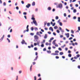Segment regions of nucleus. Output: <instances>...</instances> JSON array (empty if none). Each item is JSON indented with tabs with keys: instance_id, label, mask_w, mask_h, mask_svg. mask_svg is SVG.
Masks as SVG:
<instances>
[{
	"instance_id": "obj_34",
	"label": "nucleus",
	"mask_w": 80,
	"mask_h": 80,
	"mask_svg": "<svg viewBox=\"0 0 80 80\" xmlns=\"http://www.w3.org/2000/svg\"><path fill=\"white\" fill-rule=\"evenodd\" d=\"M34 50H35V51L37 50H38L37 48V47L34 48Z\"/></svg>"
},
{
	"instance_id": "obj_7",
	"label": "nucleus",
	"mask_w": 80,
	"mask_h": 80,
	"mask_svg": "<svg viewBox=\"0 0 80 80\" xmlns=\"http://www.w3.org/2000/svg\"><path fill=\"white\" fill-rule=\"evenodd\" d=\"M4 37H5V35H3L2 36V37L0 39V40L1 42H2L3 40V38H4Z\"/></svg>"
},
{
	"instance_id": "obj_23",
	"label": "nucleus",
	"mask_w": 80,
	"mask_h": 80,
	"mask_svg": "<svg viewBox=\"0 0 80 80\" xmlns=\"http://www.w3.org/2000/svg\"><path fill=\"white\" fill-rule=\"evenodd\" d=\"M78 22H80V17H78Z\"/></svg>"
},
{
	"instance_id": "obj_64",
	"label": "nucleus",
	"mask_w": 80,
	"mask_h": 80,
	"mask_svg": "<svg viewBox=\"0 0 80 80\" xmlns=\"http://www.w3.org/2000/svg\"><path fill=\"white\" fill-rule=\"evenodd\" d=\"M48 50H51V47H49L48 48Z\"/></svg>"
},
{
	"instance_id": "obj_54",
	"label": "nucleus",
	"mask_w": 80,
	"mask_h": 80,
	"mask_svg": "<svg viewBox=\"0 0 80 80\" xmlns=\"http://www.w3.org/2000/svg\"><path fill=\"white\" fill-rule=\"evenodd\" d=\"M46 50H47V49H46V48H44L43 49V51H46Z\"/></svg>"
},
{
	"instance_id": "obj_40",
	"label": "nucleus",
	"mask_w": 80,
	"mask_h": 80,
	"mask_svg": "<svg viewBox=\"0 0 80 80\" xmlns=\"http://www.w3.org/2000/svg\"><path fill=\"white\" fill-rule=\"evenodd\" d=\"M7 40L8 41V42L10 43V39H9L8 38H7Z\"/></svg>"
},
{
	"instance_id": "obj_1",
	"label": "nucleus",
	"mask_w": 80,
	"mask_h": 80,
	"mask_svg": "<svg viewBox=\"0 0 80 80\" xmlns=\"http://www.w3.org/2000/svg\"><path fill=\"white\" fill-rule=\"evenodd\" d=\"M31 19L33 20V22L34 24H35V25L36 26H37L38 25V24L37 23V22L36 20H35V18H32Z\"/></svg>"
},
{
	"instance_id": "obj_27",
	"label": "nucleus",
	"mask_w": 80,
	"mask_h": 80,
	"mask_svg": "<svg viewBox=\"0 0 80 80\" xmlns=\"http://www.w3.org/2000/svg\"><path fill=\"white\" fill-rule=\"evenodd\" d=\"M45 39H44V40H43V42H42L41 43L42 44H43V43H45Z\"/></svg>"
},
{
	"instance_id": "obj_25",
	"label": "nucleus",
	"mask_w": 80,
	"mask_h": 80,
	"mask_svg": "<svg viewBox=\"0 0 80 80\" xmlns=\"http://www.w3.org/2000/svg\"><path fill=\"white\" fill-rule=\"evenodd\" d=\"M73 19L74 20H75L76 19H77V17L76 16H74L73 17Z\"/></svg>"
},
{
	"instance_id": "obj_29",
	"label": "nucleus",
	"mask_w": 80,
	"mask_h": 80,
	"mask_svg": "<svg viewBox=\"0 0 80 80\" xmlns=\"http://www.w3.org/2000/svg\"><path fill=\"white\" fill-rule=\"evenodd\" d=\"M68 57H72V54H68Z\"/></svg>"
},
{
	"instance_id": "obj_47",
	"label": "nucleus",
	"mask_w": 80,
	"mask_h": 80,
	"mask_svg": "<svg viewBox=\"0 0 80 80\" xmlns=\"http://www.w3.org/2000/svg\"><path fill=\"white\" fill-rule=\"evenodd\" d=\"M53 39H54V38L53 37H52L50 38V40H53Z\"/></svg>"
},
{
	"instance_id": "obj_51",
	"label": "nucleus",
	"mask_w": 80,
	"mask_h": 80,
	"mask_svg": "<svg viewBox=\"0 0 80 80\" xmlns=\"http://www.w3.org/2000/svg\"><path fill=\"white\" fill-rule=\"evenodd\" d=\"M34 80H37V77L36 76L34 77Z\"/></svg>"
},
{
	"instance_id": "obj_28",
	"label": "nucleus",
	"mask_w": 80,
	"mask_h": 80,
	"mask_svg": "<svg viewBox=\"0 0 80 80\" xmlns=\"http://www.w3.org/2000/svg\"><path fill=\"white\" fill-rule=\"evenodd\" d=\"M39 41H38L37 39L34 40V41L35 42H37V43H38V42Z\"/></svg>"
},
{
	"instance_id": "obj_22",
	"label": "nucleus",
	"mask_w": 80,
	"mask_h": 80,
	"mask_svg": "<svg viewBox=\"0 0 80 80\" xmlns=\"http://www.w3.org/2000/svg\"><path fill=\"white\" fill-rule=\"evenodd\" d=\"M59 55H63V52H61L59 53Z\"/></svg>"
},
{
	"instance_id": "obj_11",
	"label": "nucleus",
	"mask_w": 80,
	"mask_h": 80,
	"mask_svg": "<svg viewBox=\"0 0 80 80\" xmlns=\"http://www.w3.org/2000/svg\"><path fill=\"white\" fill-rule=\"evenodd\" d=\"M52 55H58V54H55L54 53H53L51 54Z\"/></svg>"
},
{
	"instance_id": "obj_39",
	"label": "nucleus",
	"mask_w": 80,
	"mask_h": 80,
	"mask_svg": "<svg viewBox=\"0 0 80 80\" xmlns=\"http://www.w3.org/2000/svg\"><path fill=\"white\" fill-rule=\"evenodd\" d=\"M3 6H6V3L4 2L3 3Z\"/></svg>"
},
{
	"instance_id": "obj_24",
	"label": "nucleus",
	"mask_w": 80,
	"mask_h": 80,
	"mask_svg": "<svg viewBox=\"0 0 80 80\" xmlns=\"http://www.w3.org/2000/svg\"><path fill=\"white\" fill-rule=\"evenodd\" d=\"M47 52L48 53H51V51L50 50L47 51Z\"/></svg>"
},
{
	"instance_id": "obj_63",
	"label": "nucleus",
	"mask_w": 80,
	"mask_h": 80,
	"mask_svg": "<svg viewBox=\"0 0 80 80\" xmlns=\"http://www.w3.org/2000/svg\"><path fill=\"white\" fill-rule=\"evenodd\" d=\"M18 76H16V80H18Z\"/></svg>"
},
{
	"instance_id": "obj_5",
	"label": "nucleus",
	"mask_w": 80,
	"mask_h": 80,
	"mask_svg": "<svg viewBox=\"0 0 80 80\" xmlns=\"http://www.w3.org/2000/svg\"><path fill=\"white\" fill-rule=\"evenodd\" d=\"M30 6H31V4H30V3H28L27 5L26 6V7L28 8H29Z\"/></svg>"
},
{
	"instance_id": "obj_50",
	"label": "nucleus",
	"mask_w": 80,
	"mask_h": 80,
	"mask_svg": "<svg viewBox=\"0 0 80 80\" xmlns=\"http://www.w3.org/2000/svg\"><path fill=\"white\" fill-rule=\"evenodd\" d=\"M53 35H54V36H56V33L55 32L53 33Z\"/></svg>"
},
{
	"instance_id": "obj_44",
	"label": "nucleus",
	"mask_w": 80,
	"mask_h": 80,
	"mask_svg": "<svg viewBox=\"0 0 80 80\" xmlns=\"http://www.w3.org/2000/svg\"><path fill=\"white\" fill-rule=\"evenodd\" d=\"M16 10H18V9H19V8H18V6H17L16 7Z\"/></svg>"
},
{
	"instance_id": "obj_48",
	"label": "nucleus",
	"mask_w": 80,
	"mask_h": 80,
	"mask_svg": "<svg viewBox=\"0 0 80 80\" xmlns=\"http://www.w3.org/2000/svg\"><path fill=\"white\" fill-rule=\"evenodd\" d=\"M68 52V53H71V51L70 50H69Z\"/></svg>"
},
{
	"instance_id": "obj_35",
	"label": "nucleus",
	"mask_w": 80,
	"mask_h": 80,
	"mask_svg": "<svg viewBox=\"0 0 80 80\" xmlns=\"http://www.w3.org/2000/svg\"><path fill=\"white\" fill-rule=\"evenodd\" d=\"M34 30L35 31H37L38 30V28H35Z\"/></svg>"
},
{
	"instance_id": "obj_17",
	"label": "nucleus",
	"mask_w": 80,
	"mask_h": 80,
	"mask_svg": "<svg viewBox=\"0 0 80 80\" xmlns=\"http://www.w3.org/2000/svg\"><path fill=\"white\" fill-rule=\"evenodd\" d=\"M55 42H56V40H54L52 42L53 45H55Z\"/></svg>"
},
{
	"instance_id": "obj_21",
	"label": "nucleus",
	"mask_w": 80,
	"mask_h": 80,
	"mask_svg": "<svg viewBox=\"0 0 80 80\" xmlns=\"http://www.w3.org/2000/svg\"><path fill=\"white\" fill-rule=\"evenodd\" d=\"M55 53H56V54H58V53H59V51H55Z\"/></svg>"
},
{
	"instance_id": "obj_2",
	"label": "nucleus",
	"mask_w": 80,
	"mask_h": 80,
	"mask_svg": "<svg viewBox=\"0 0 80 80\" xmlns=\"http://www.w3.org/2000/svg\"><path fill=\"white\" fill-rule=\"evenodd\" d=\"M57 8H59L60 9H62L63 8V5L62 3H60L58 5V7L57 6Z\"/></svg>"
},
{
	"instance_id": "obj_26",
	"label": "nucleus",
	"mask_w": 80,
	"mask_h": 80,
	"mask_svg": "<svg viewBox=\"0 0 80 80\" xmlns=\"http://www.w3.org/2000/svg\"><path fill=\"white\" fill-rule=\"evenodd\" d=\"M32 65L30 67V72H32Z\"/></svg>"
},
{
	"instance_id": "obj_3",
	"label": "nucleus",
	"mask_w": 80,
	"mask_h": 80,
	"mask_svg": "<svg viewBox=\"0 0 80 80\" xmlns=\"http://www.w3.org/2000/svg\"><path fill=\"white\" fill-rule=\"evenodd\" d=\"M28 27H29V25H27V26L26 27V30H24L23 31V33H25L26 32H29V29H28Z\"/></svg>"
},
{
	"instance_id": "obj_33",
	"label": "nucleus",
	"mask_w": 80,
	"mask_h": 80,
	"mask_svg": "<svg viewBox=\"0 0 80 80\" xmlns=\"http://www.w3.org/2000/svg\"><path fill=\"white\" fill-rule=\"evenodd\" d=\"M30 35H31V36H33V35H34V34L33 33H30Z\"/></svg>"
},
{
	"instance_id": "obj_53",
	"label": "nucleus",
	"mask_w": 80,
	"mask_h": 80,
	"mask_svg": "<svg viewBox=\"0 0 80 80\" xmlns=\"http://www.w3.org/2000/svg\"><path fill=\"white\" fill-rule=\"evenodd\" d=\"M7 37H8V38H10V34L8 35Z\"/></svg>"
},
{
	"instance_id": "obj_14",
	"label": "nucleus",
	"mask_w": 80,
	"mask_h": 80,
	"mask_svg": "<svg viewBox=\"0 0 80 80\" xmlns=\"http://www.w3.org/2000/svg\"><path fill=\"white\" fill-rule=\"evenodd\" d=\"M25 42V40H24L22 39V41L21 42V43H22V44H24Z\"/></svg>"
},
{
	"instance_id": "obj_55",
	"label": "nucleus",
	"mask_w": 80,
	"mask_h": 80,
	"mask_svg": "<svg viewBox=\"0 0 80 80\" xmlns=\"http://www.w3.org/2000/svg\"><path fill=\"white\" fill-rule=\"evenodd\" d=\"M47 22L45 21L44 22V25H47Z\"/></svg>"
},
{
	"instance_id": "obj_8",
	"label": "nucleus",
	"mask_w": 80,
	"mask_h": 80,
	"mask_svg": "<svg viewBox=\"0 0 80 80\" xmlns=\"http://www.w3.org/2000/svg\"><path fill=\"white\" fill-rule=\"evenodd\" d=\"M65 35L66 36L67 38H69V36H70V34H69V33H66L65 34Z\"/></svg>"
},
{
	"instance_id": "obj_16",
	"label": "nucleus",
	"mask_w": 80,
	"mask_h": 80,
	"mask_svg": "<svg viewBox=\"0 0 80 80\" xmlns=\"http://www.w3.org/2000/svg\"><path fill=\"white\" fill-rule=\"evenodd\" d=\"M48 10H49V11H50V10H52V8H51V7H48Z\"/></svg>"
},
{
	"instance_id": "obj_52",
	"label": "nucleus",
	"mask_w": 80,
	"mask_h": 80,
	"mask_svg": "<svg viewBox=\"0 0 80 80\" xmlns=\"http://www.w3.org/2000/svg\"><path fill=\"white\" fill-rule=\"evenodd\" d=\"M64 17H67V14H66V13H64Z\"/></svg>"
},
{
	"instance_id": "obj_9",
	"label": "nucleus",
	"mask_w": 80,
	"mask_h": 80,
	"mask_svg": "<svg viewBox=\"0 0 80 80\" xmlns=\"http://www.w3.org/2000/svg\"><path fill=\"white\" fill-rule=\"evenodd\" d=\"M51 25H52V27H54V26H55V25L56 23H55V22H54L53 24V22H52L51 21Z\"/></svg>"
},
{
	"instance_id": "obj_46",
	"label": "nucleus",
	"mask_w": 80,
	"mask_h": 80,
	"mask_svg": "<svg viewBox=\"0 0 80 80\" xmlns=\"http://www.w3.org/2000/svg\"><path fill=\"white\" fill-rule=\"evenodd\" d=\"M72 39H73V38L71 37L70 38H69V40H71Z\"/></svg>"
},
{
	"instance_id": "obj_37",
	"label": "nucleus",
	"mask_w": 80,
	"mask_h": 80,
	"mask_svg": "<svg viewBox=\"0 0 80 80\" xmlns=\"http://www.w3.org/2000/svg\"><path fill=\"white\" fill-rule=\"evenodd\" d=\"M27 12H23V14H24V15H27Z\"/></svg>"
},
{
	"instance_id": "obj_42",
	"label": "nucleus",
	"mask_w": 80,
	"mask_h": 80,
	"mask_svg": "<svg viewBox=\"0 0 80 80\" xmlns=\"http://www.w3.org/2000/svg\"><path fill=\"white\" fill-rule=\"evenodd\" d=\"M55 19L56 20H58V17L57 16H56Z\"/></svg>"
},
{
	"instance_id": "obj_6",
	"label": "nucleus",
	"mask_w": 80,
	"mask_h": 80,
	"mask_svg": "<svg viewBox=\"0 0 80 80\" xmlns=\"http://www.w3.org/2000/svg\"><path fill=\"white\" fill-rule=\"evenodd\" d=\"M34 38L35 40H38V37L37 35L34 36Z\"/></svg>"
},
{
	"instance_id": "obj_18",
	"label": "nucleus",
	"mask_w": 80,
	"mask_h": 80,
	"mask_svg": "<svg viewBox=\"0 0 80 80\" xmlns=\"http://www.w3.org/2000/svg\"><path fill=\"white\" fill-rule=\"evenodd\" d=\"M73 12L74 13H76L77 12V9H74L73 10Z\"/></svg>"
},
{
	"instance_id": "obj_49",
	"label": "nucleus",
	"mask_w": 80,
	"mask_h": 80,
	"mask_svg": "<svg viewBox=\"0 0 80 80\" xmlns=\"http://www.w3.org/2000/svg\"><path fill=\"white\" fill-rule=\"evenodd\" d=\"M58 50H60V51H62V48H59Z\"/></svg>"
},
{
	"instance_id": "obj_15",
	"label": "nucleus",
	"mask_w": 80,
	"mask_h": 80,
	"mask_svg": "<svg viewBox=\"0 0 80 80\" xmlns=\"http://www.w3.org/2000/svg\"><path fill=\"white\" fill-rule=\"evenodd\" d=\"M35 2H33L32 3V6H35Z\"/></svg>"
},
{
	"instance_id": "obj_60",
	"label": "nucleus",
	"mask_w": 80,
	"mask_h": 80,
	"mask_svg": "<svg viewBox=\"0 0 80 80\" xmlns=\"http://www.w3.org/2000/svg\"><path fill=\"white\" fill-rule=\"evenodd\" d=\"M52 12H55V8H53L52 10Z\"/></svg>"
},
{
	"instance_id": "obj_41",
	"label": "nucleus",
	"mask_w": 80,
	"mask_h": 80,
	"mask_svg": "<svg viewBox=\"0 0 80 80\" xmlns=\"http://www.w3.org/2000/svg\"><path fill=\"white\" fill-rule=\"evenodd\" d=\"M61 32L62 33H64V30H63V29L61 30Z\"/></svg>"
},
{
	"instance_id": "obj_19",
	"label": "nucleus",
	"mask_w": 80,
	"mask_h": 80,
	"mask_svg": "<svg viewBox=\"0 0 80 80\" xmlns=\"http://www.w3.org/2000/svg\"><path fill=\"white\" fill-rule=\"evenodd\" d=\"M59 23V25H60V26H62V25H63V24L61 22H59V23Z\"/></svg>"
},
{
	"instance_id": "obj_43",
	"label": "nucleus",
	"mask_w": 80,
	"mask_h": 80,
	"mask_svg": "<svg viewBox=\"0 0 80 80\" xmlns=\"http://www.w3.org/2000/svg\"><path fill=\"white\" fill-rule=\"evenodd\" d=\"M77 58H78L80 57V54H78L76 55Z\"/></svg>"
},
{
	"instance_id": "obj_61",
	"label": "nucleus",
	"mask_w": 80,
	"mask_h": 80,
	"mask_svg": "<svg viewBox=\"0 0 80 80\" xmlns=\"http://www.w3.org/2000/svg\"><path fill=\"white\" fill-rule=\"evenodd\" d=\"M35 63H35V62H32V64L33 65H35Z\"/></svg>"
},
{
	"instance_id": "obj_59",
	"label": "nucleus",
	"mask_w": 80,
	"mask_h": 80,
	"mask_svg": "<svg viewBox=\"0 0 80 80\" xmlns=\"http://www.w3.org/2000/svg\"><path fill=\"white\" fill-rule=\"evenodd\" d=\"M21 3L22 4H24V2H23V1H22Z\"/></svg>"
},
{
	"instance_id": "obj_10",
	"label": "nucleus",
	"mask_w": 80,
	"mask_h": 80,
	"mask_svg": "<svg viewBox=\"0 0 80 80\" xmlns=\"http://www.w3.org/2000/svg\"><path fill=\"white\" fill-rule=\"evenodd\" d=\"M49 30H51L52 32H53V29L52 27H50L49 28Z\"/></svg>"
},
{
	"instance_id": "obj_57",
	"label": "nucleus",
	"mask_w": 80,
	"mask_h": 80,
	"mask_svg": "<svg viewBox=\"0 0 80 80\" xmlns=\"http://www.w3.org/2000/svg\"><path fill=\"white\" fill-rule=\"evenodd\" d=\"M48 34H51V32H50V31L48 32Z\"/></svg>"
},
{
	"instance_id": "obj_30",
	"label": "nucleus",
	"mask_w": 80,
	"mask_h": 80,
	"mask_svg": "<svg viewBox=\"0 0 80 80\" xmlns=\"http://www.w3.org/2000/svg\"><path fill=\"white\" fill-rule=\"evenodd\" d=\"M54 28L55 29H57L58 28V27L57 26H55L54 27Z\"/></svg>"
},
{
	"instance_id": "obj_32",
	"label": "nucleus",
	"mask_w": 80,
	"mask_h": 80,
	"mask_svg": "<svg viewBox=\"0 0 80 80\" xmlns=\"http://www.w3.org/2000/svg\"><path fill=\"white\" fill-rule=\"evenodd\" d=\"M31 31H33V30H34V28L33 27H32L31 28Z\"/></svg>"
},
{
	"instance_id": "obj_12",
	"label": "nucleus",
	"mask_w": 80,
	"mask_h": 80,
	"mask_svg": "<svg viewBox=\"0 0 80 80\" xmlns=\"http://www.w3.org/2000/svg\"><path fill=\"white\" fill-rule=\"evenodd\" d=\"M38 56H37L36 57L35 59H34L33 61H36V60H37V59L38 58Z\"/></svg>"
},
{
	"instance_id": "obj_58",
	"label": "nucleus",
	"mask_w": 80,
	"mask_h": 80,
	"mask_svg": "<svg viewBox=\"0 0 80 80\" xmlns=\"http://www.w3.org/2000/svg\"><path fill=\"white\" fill-rule=\"evenodd\" d=\"M66 46V45H65V44H64L63 46H62V48H63L65 47Z\"/></svg>"
},
{
	"instance_id": "obj_13",
	"label": "nucleus",
	"mask_w": 80,
	"mask_h": 80,
	"mask_svg": "<svg viewBox=\"0 0 80 80\" xmlns=\"http://www.w3.org/2000/svg\"><path fill=\"white\" fill-rule=\"evenodd\" d=\"M44 38L45 39H46L47 38V34H45V35Z\"/></svg>"
},
{
	"instance_id": "obj_56",
	"label": "nucleus",
	"mask_w": 80,
	"mask_h": 80,
	"mask_svg": "<svg viewBox=\"0 0 80 80\" xmlns=\"http://www.w3.org/2000/svg\"><path fill=\"white\" fill-rule=\"evenodd\" d=\"M59 30H60L61 31L62 30V28H61V27H60Z\"/></svg>"
},
{
	"instance_id": "obj_45",
	"label": "nucleus",
	"mask_w": 80,
	"mask_h": 80,
	"mask_svg": "<svg viewBox=\"0 0 80 80\" xmlns=\"http://www.w3.org/2000/svg\"><path fill=\"white\" fill-rule=\"evenodd\" d=\"M55 58L56 59H58V58H59V57L56 56Z\"/></svg>"
},
{
	"instance_id": "obj_20",
	"label": "nucleus",
	"mask_w": 80,
	"mask_h": 80,
	"mask_svg": "<svg viewBox=\"0 0 80 80\" xmlns=\"http://www.w3.org/2000/svg\"><path fill=\"white\" fill-rule=\"evenodd\" d=\"M47 26H48V27H50V22L48 23Z\"/></svg>"
},
{
	"instance_id": "obj_31",
	"label": "nucleus",
	"mask_w": 80,
	"mask_h": 80,
	"mask_svg": "<svg viewBox=\"0 0 80 80\" xmlns=\"http://www.w3.org/2000/svg\"><path fill=\"white\" fill-rule=\"evenodd\" d=\"M41 47H44V44H42L41 45Z\"/></svg>"
},
{
	"instance_id": "obj_36",
	"label": "nucleus",
	"mask_w": 80,
	"mask_h": 80,
	"mask_svg": "<svg viewBox=\"0 0 80 80\" xmlns=\"http://www.w3.org/2000/svg\"><path fill=\"white\" fill-rule=\"evenodd\" d=\"M56 32H58V33H60V31L58 30H56Z\"/></svg>"
},
{
	"instance_id": "obj_62",
	"label": "nucleus",
	"mask_w": 80,
	"mask_h": 80,
	"mask_svg": "<svg viewBox=\"0 0 80 80\" xmlns=\"http://www.w3.org/2000/svg\"><path fill=\"white\" fill-rule=\"evenodd\" d=\"M78 31H80V27H78Z\"/></svg>"
},
{
	"instance_id": "obj_4",
	"label": "nucleus",
	"mask_w": 80,
	"mask_h": 80,
	"mask_svg": "<svg viewBox=\"0 0 80 80\" xmlns=\"http://www.w3.org/2000/svg\"><path fill=\"white\" fill-rule=\"evenodd\" d=\"M40 41H38V42H37V43H34V46H36L37 45H38L39 46V44H40Z\"/></svg>"
},
{
	"instance_id": "obj_38",
	"label": "nucleus",
	"mask_w": 80,
	"mask_h": 80,
	"mask_svg": "<svg viewBox=\"0 0 80 80\" xmlns=\"http://www.w3.org/2000/svg\"><path fill=\"white\" fill-rule=\"evenodd\" d=\"M71 32L72 34H73V33H74V31L73 30H71Z\"/></svg>"
}]
</instances>
